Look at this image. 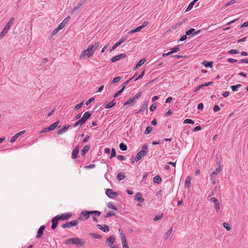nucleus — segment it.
I'll list each match as a JSON object with an SVG mask.
<instances>
[{
	"instance_id": "f8f14e48",
	"label": "nucleus",
	"mask_w": 248,
	"mask_h": 248,
	"mask_svg": "<svg viewBox=\"0 0 248 248\" xmlns=\"http://www.w3.org/2000/svg\"><path fill=\"white\" fill-rule=\"evenodd\" d=\"M85 1H79L78 2V3L76 5H75L72 9V13L71 14H73L74 13V12H75L76 11H77V10H78L79 9V8L82 6V5L84 4Z\"/></svg>"
},
{
	"instance_id": "864d4df0",
	"label": "nucleus",
	"mask_w": 248,
	"mask_h": 248,
	"mask_svg": "<svg viewBox=\"0 0 248 248\" xmlns=\"http://www.w3.org/2000/svg\"><path fill=\"white\" fill-rule=\"evenodd\" d=\"M144 73H144V71H143V72H141V73L140 75V76H139L138 78H136L134 79V80H135V81H136V80H137L138 79H140V78H142L144 76Z\"/></svg>"
},
{
	"instance_id": "7c9ffc66",
	"label": "nucleus",
	"mask_w": 248,
	"mask_h": 248,
	"mask_svg": "<svg viewBox=\"0 0 248 248\" xmlns=\"http://www.w3.org/2000/svg\"><path fill=\"white\" fill-rule=\"evenodd\" d=\"M172 232V229L170 228L168 231H167L165 234V239H167L169 237L170 235Z\"/></svg>"
},
{
	"instance_id": "6e6d98bb",
	"label": "nucleus",
	"mask_w": 248,
	"mask_h": 248,
	"mask_svg": "<svg viewBox=\"0 0 248 248\" xmlns=\"http://www.w3.org/2000/svg\"><path fill=\"white\" fill-rule=\"evenodd\" d=\"M17 139V136L16 135H15L14 136H13L11 138L10 142L11 143H13L14 142H15L16 140Z\"/></svg>"
},
{
	"instance_id": "f257e3e1",
	"label": "nucleus",
	"mask_w": 248,
	"mask_h": 248,
	"mask_svg": "<svg viewBox=\"0 0 248 248\" xmlns=\"http://www.w3.org/2000/svg\"><path fill=\"white\" fill-rule=\"evenodd\" d=\"M99 46V42H96L94 45H90L86 49L82 52L79 56L80 58L82 59L86 56L88 58L92 57Z\"/></svg>"
},
{
	"instance_id": "a878e982",
	"label": "nucleus",
	"mask_w": 248,
	"mask_h": 248,
	"mask_svg": "<svg viewBox=\"0 0 248 248\" xmlns=\"http://www.w3.org/2000/svg\"><path fill=\"white\" fill-rule=\"evenodd\" d=\"M145 62V59H142L140 60L138 62V63L136 64L134 69H137L139 68L140 66H141Z\"/></svg>"
},
{
	"instance_id": "4468645a",
	"label": "nucleus",
	"mask_w": 248,
	"mask_h": 248,
	"mask_svg": "<svg viewBox=\"0 0 248 248\" xmlns=\"http://www.w3.org/2000/svg\"><path fill=\"white\" fill-rule=\"evenodd\" d=\"M135 200L140 202H143L144 201L142 198V194L140 193H137L134 196Z\"/></svg>"
},
{
	"instance_id": "473e14b6",
	"label": "nucleus",
	"mask_w": 248,
	"mask_h": 248,
	"mask_svg": "<svg viewBox=\"0 0 248 248\" xmlns=\"http://www.w3.org/2000/svg\"><path fill=\"white\" fill-rule=\"evenodd\" d=\"M119 148L122 151H125L127 150V146L123 143H121L119 145Z\"/></svg>"
},
{
	"instance_id": "b1692460",
	"label": "nucleus",
	"mask_w": 248,
	"mask_h": 248,
	"mask_svg": "<svg viewBox=\"0 0 248 248\" xmlns=\"http://www.w3.org/2000/svg\"><path fill=\"white\" fill-rule=\"evenodd\" d=\"M202 64L205 67H212L213 65V62H208L207 61H203L202 62Z\"/></svg>"
},
{
	"instance_id": "bf43d9fd",
	"label": "nucleus",
	"mask_w": 248,
	"mask_h": 248,
	"mask_svg": "<svg viewBox=\"0 0 248 248\" xmlns=\"http://www.w3.org/2000/svg\"><path fill=\"white\" fill-rule=\"evenodd\" d=\"M203 108V105L202 103H200L198 105L197 109L199 110H202Z\"/></svg>"
},
{
	"instance_id": "c03bdc74",
	"label": "nucleus",
	"mask_w": 248,
	"mask_h": 248,
	"mask_svg": "<svg viewBox=\"0 0 248 248\" xmlns=\"http://www.w3.org/2000/svg\"><path fill=\"white\" fill-rule=\"evenodd\" d=\"M223 227L227 230V231H230L231 229V227L230 226V225L229 223L225 222L223 224Z\"/></svg>"
},
{
	"instance_id": "2eb2a0df",
	"label": "nucleus",
	"mask_w": 248,
	"mask_h": 248,
	"mask_svg": "<svg viewBox=\"0 0 248 248\" xmlns=\"http://www.w3.org/2000/svg\"><path fill=\"white\" fill-rule=\"evenodd\" d=\"M146 154H145V152L143 151H140L136 155V161H139L140 159L142 158V157H144Z\"/></svg>"
},
{
	"instance_id": "a211bd4d",
	"label": "nucleus",
	"mask_w": 248,
	"mask_h": 248,
	"mask_svg": "<svg viewBox=\"0 0 248 248\" xmlns=\"http://www.w3.org/2000/svg\"><path fill=\"white\" fill-rule=\"evenodd\" d=\"M78 153H79L78 147H77L73 151V152H72V156H71L72 158V159H76L77 157V156H78Z\"/></svg>"
},
{
	"instance_id": "f704fd0d",
	"label": "nucleus",
	"mask_w": 248,
	"mask_h": 248,
	"mask_svg": "<svg viewBox=\"0 0 248 248\" xmlns=\"http://www.w3.org/2000/svg\"><path fill=\"white\" fill-rule=\"evenodd\" d=\"M120 77H117L113 78V79L110 82V84H114L118 82L121 80Z\"/></svg>"
},
{
	"instance_id": "e433bc0d",
	"label": "nucleus",
	"mask_w": 248,
	"mask_h": 248,
	"mask_svg": "<svg viewBox=\"0 0 248 248\" xmlns=\"http://www.w3.org/2000/svg\"><path fill=\"white\" fill-rule=\"evenodd\" d=\"M108 207L110 209H112L115 210H117V207L111 202L108 204Z\"/></svg>"
},
{
	"instance_id": "f03ea898",
	"label": "nucleus",
	"mask_w": 248,
	"mask_h": 248,
	"mask_svg": "<svg viewBox=\"0 0 248 248\" xmlns=\"http://www.w3.org/2000/svg\"><path fill=\"white\" fill-rule=\"evenodd\" d=\"M101 214V212L98 211H83L79 216L78 219L81 221H84L88 219L91 215H94L98 217Z\"/></svg>"
},
{
	"instance_id": "4d7b16f0",
	"label": "nucleus",
	"mask_w": 248,
	"mask_h": 248,
	"mask_svg": "<svg viewBox=\"0 0 248 248\" xmlns=\"http://www.w3.org/2000/svg\"><path fill=\"white\" fill-rule=\"evenodd\" d=\"M147 149H148L147 145L146 144H144V145H143V146L142 147V149L141 151H143L144 152H145V154H146Z\"/></svg>"
},
{
	"instance_id": "37998d69",
	"label": "nucleus",
	"mask_w": 248,
	"mask_h": 248,
	"mask_svg": "<svg viewBox=\"0 0 248 248\" xmlns=\"http://www.w3.org/2000/svg\"><path fill=\"white\" fill-rule=\"evenodd\" d=\"M184 124H194V121L192 120L191 119H186L184 121Z\"/></svg>"
},
{
	"instance_id": "c85d7f7f",
	"label": "nucleus",
	"mask_w": 248,
	"mask_h": 248,
	"mask_svg": "<svg viewBox=\"0 0 248 248\" xmlns=\"http://www.w3.org/2000/svg\"><path fill=\"white\" fill-rule=\"evenodd\" d=\"M114 101H115V99H113V101H112L111 102L108 103L106 105V107H105V108H110L112 107H113L115 105V103L114 102Z\"/></svg>"
},
{
	"instance_id": "cd10ccee",
	"label": "nucleus",
	"mask_w": 248,
	"mask_h": 248,
	"mask_svg": "<svg viewBox=\"0 0 248 248\" xmlns=\"http://www.w3.org/2000/svg\"><path fill=\"white\" fill-rule=\"evenodd\" d=\"M154 183H155L156 184H160L161 183V178L160 177V176L159 175H156L154 178Z\"/></svg>"
},
{
	"instance_id": "e2e57ef3",
	"label": "nucleus",
	"mask_w": 248,
	"mask_h": 248,
	"mask_svg": "<svg viewBox=\"0 0 248 248\" xmlns=\"http://www.w3.org/2000/svg\"><path fill=\"white\" fill-rule=\"evenodd\" d=\"M25 132V131H20V132L16 134L15 135L18 138L19 136H20L22 135L23 134H24Z\"/></svg>"
},
{
	"instance_id": "6ab92c4d",
	"label": "nucleus",
	"mask_w": 248,
	"mask_h": 248,
	"mask_svg": "<svg viewBox=\"0 0 248 248\" xmlns=\"http://www.w3.org/2000/svg\"><path fill=\"white\" fill-rule=\"evenodd\" d=\"M59 221L57 217H56V216L53 218L52 220V224L51 226V228L53 230H54L57 226L58 225V221Z\"/></svg>"
},
{
	"instance_id": "423d86ee",
	"label": "nucleus",
	"mask_w": 248,
	"mask_h": 248,
	"mask_svg": "<svg viewBox=\"0 0 248 248\" xmlns=\"http://www.w3.org/2000/svg\"><path fill=\"white\" fill-rule=\"evenodd\" d=\"M106 195L111 199H114L118 195L117 192H113L111 189L108 188L106 190Z\"/></svg>"
},
{
	"instance_id": "20e7f679",
	"label": "nucleus",
	"mask_w": 248,
	"mask_h": 248,
	"mask_svg": "<svg viewBox=\"0 0 248 248\" xmlns=\"http://www.w3.org/2000/svg\"><path fill=\"white\" fill-rule=\"evenodd\" d=\"M71 216L72 214L71 213H67L62 214L61 215H57L56 216V217H57L59 220H63L68 219Z\"/></svg>"
},
{
	"instance_id": "c9c22d12",
	"label": "nucleus",
	"mask_w": 248,
	"mask_h": 248,
	"mask_svg": "<svg viewBox=\"0 0 248 248\" xmlns=\"http://www.w3.org/2000/svg\"><path fill=\"white\" fill-rule=\"evenodd\" d=\"M195 1H192L191 2L189 5H188V7H187L186 9V11H190L193 7L194 4H195Z\"/></svg>"
},
{
	"instance_id": "dca6fc26",
	"label": "nucleus",
	"mask_w": 248,
	"mask_h": 248,
	"mask_svg": "<svg viewBox=\"0 0 248 248\" xmlns=\"http://www.w3.org/2000/svg\"><path fill=\"white\" fill-rule=\"evenodd\" d=\"M91 115L92 113H90V111L85 112L81 119L84 123L85 121L91 116Z\"/></svg>"
},
{
	"instance_id": "052dcab7",
	"label": "nucleus",
	"mask_w": 248,
	"mask_h": 248,
	"mask_svg": "<svg viewBox=\"0 0 248 248\" xmlns=\"http://www.w3.org/2000/svg\"><path fill=\"white\" fill-rule=\"evenodd\" d=\"M119 46V43H118L117 42L116 43H115L114 46H112V47L111 48V49L110 50V51H113V50H114L117 46Z\"/></svg>"
},
{
	"instance_id": "3c124183",
	"label": "nucleus",
	"mask_w": 248,
	"mask_h": 248,
	"mask_svg": "<svg viewBox=\"0 0 248 248\" xmlns=\"http://www.w3.org/2000/svg\"><path fill=\"white\" fill-rule=\"evenodd\" d=\"M82 105H83V103L82 102H81V103H80L79 104H77L76 106V107H75V109H76V110L79 109V108H80L82 107Z\"/></svg>"
},
{
	"instance_id": "aec40b11",
	"label": "nucleus",
	"mask_w": 248,
	"mask_h": 248,
	"mask_svg": "<svg viewBox=\"0 0 248 248\" xmlns=\"http://www.w3.org/2000/svg\"><path fill=\"white\" fill-rule=\"evenodd\" d=\"M90 148V145H86L84 146L81 151V155L82 156H84L85 154L89 150Z\"/></svg>"
},
{
	"instance_id": "393cba45",
	"label": "nucleus",
	"mask_w": 248,
	"mask_h": 248,
	"mask_svg": "<svg viewBox=\"0 0 248 248\" xmlns=\"http://www.w3.org/2000/svg\"><path fill=\"white\" fill-rule=\"evenodd\" d=\"M221 170V168L220 166H218L215 170H214L212 172L211 175L212 176H215V175L218 174L220 172Z\"/></svg>"
},
{
	"instance_id": "603ef678",
	"label": "nucleus",
	"mask_w": 248,
	"mask_h": 248,
	"mask_svg": "<svg viewBox=\"0 0 248 248\" xmlns=\"http://www.w3.org/2000/svg\"><path fill=\"white\" fill-rule=\"evenodd\" d=\"M49 131H50V130L49 129L48 127H46V128H45L44 129H43L42 130H41L40 131V133H46V132H49Z\"/></svg>"
},
{
	"instance_id": "a18cd8bd",
	"label": "nucleus",
	"mask_w": 248,
	"mask_h": 248,
	"mask_svg": "<svg viewBox=\"0 0 248 248\" xmlns=\"http://www.w3.org/2000/svg\"><path fill=\"white\" fill-rule=\"evenodd\" d=\"M66 25V22H62L61 23H60L59 26H58V28L59 29V30L63 29Z\"/></svg>"
},
{
	"instance_id": "c756f323",
	"label": "nucleus",
	"mask_w": 248,
	"mask_h": 248,
	"mask_svg": "<svg viewBox=\"0 0 248 248\" xmlns=\"http://www.w3.org/2000/svg\"><path fill=\"white\" fill-rule=\"evenodd\" d=\"M89 234L92 237L95 239H100L102 237V236L99 234H96L92 232H90Z\"/></svg>"
},
{
	"instance_id": "7ed1b4c3",
	"label": "nucleus",
	"mask_w": 248,
	"mask_h": 248,
	"mask_svg": "<svg viewBox=\"0 0 248 248\" xmlns=\"http://www.w3.org/2000/svg\"><path fill=\"white\" fill-rule=\"evenodd\" d=\"M66 245L74 244L77 246H82L85 244V241L78 237H72L66 240L65 242Z\"/></svg>"
},
{
	"instance_id": "4c0bfd02",
	"label": "nucleus",
	"mask_w": 248,
	"mask_h": 248,
	"mask_svg": "<svg viewBox=\"0 0 248 248\" xmlns=\"http://www.w3.org/2000/svg\"><path fill=\"white\" fill-rule=\"evenodd\" d=\"M163 214H158V215L155 216L154 218V220L155 221H157L159 220L163 217Z\"/></svg>"
},
{
	"instance_id": "ea45409f",
	"label": "nucleus",
	"mask_w": 248,
	"mask_h": 248,
	"mask_svg": "<svg viewBox=\"0 0 248 248\" xmlns=\"http://www.w3.org/2000/svg\"><path fill=\"white\" fill-rule=\"evenodd\" d=\"M84 124V123L83 122V121L81 120V119H80L77 122H76L74 124V127H77V126H78V125H82L83 124Z\"/></svg>"
},
{
	"instance_id": "9d476101",
	"label": "nucleus",
	"mask_w": 248,
	"mask_h": 248,
	"mask_svg": "<svg viewBox=\"0 0 248 248\" xmlns=\"http://www.w3.org/2000/svg\"><path fill=\"white\" fill-rule=\"evenodd\" d=\"M115 238L113 236H110L106 240V244L108 246H112L115 242Z\"/></svg>"
},
{
	"instance_id": "39448f33",
	"label": "nucleus",
	"mask_w": 248,
	"mask_h": 248,
	"mask_svg": "<svg viewBox=\"0 0 248 248\" xmlns=\"http://www.w3.org/2000/svg\"><path fill=\"white\" fill-rule=\"evenodd\" d=\"M78 224V221L77 220L70 221L62 225L63 228H70L72 227L77 225Z\"/></svg>"
},
{
	"instance_id": "de8ad7c7",
	"label": "nucleus",
	"mask_w": 248,
	"mask_h": 248,
	"mask_svg": "<svg viewBox=\"0 0 248 248\" xmlns=\"http://www.w3.org/2000/svg\"><path fill=\"white\" fill-rule=\"evenodd\" d=\"M59 29L58 28H55L51 33V36L53 37L59 31Z\"/></svg>"
},
{
	"instance_id": "5701e85b",
	"label": "nucleus",
	"mask_w": 248,
	"mask_h": 248,
	"mask_svg": "<svg viewBox=\"0 0 248 248\" xmlns=\"http://www.w3.org/2000/svg\"><path fill=\"white\" fill-rule=\"evenodd\" d=\"M119 232H120V237L121 239L122 243H124L127 242L126 239L125 238V236L124 234L123 233V232L121 229L119 230Z\"/></svg>"
},
{
	"instance_id": "bb28decb",
	"label": "nucleus",
	"mask_w": 248,
	"mask_h": 248,
	"mask_svg": "<svg viewBox=\"0 0 248 248\" xmlns=\"http://www.w3.org/2000/svg\"><path fill=\"white\" fill-rule=\"evenodd\" d=\"M125 178V175L123 172H119L117 176V179L119 181H121L124 180Z\"/></svg>"
},
{
	"instance_id": "58836bf2",
	"label": "nucleus",
	"mask_w": 248,
	"mask_h": 248,
	"mask_svg": "<svg viewBox=\"0 0 248 248\" xmlns=\"http://www.w3.org/2000/svg\"><path fill=\"white\" fill-rule=\"evenodd\" d=\"M124 87H123V88L120 90L118 92H117L114 95V97L115 98L116 97H117L118 96H119V95H120L122 92L124 91Z\"/></svg>"
},
{
	"instance_id": "49530a36",
	"label": "nucleus",
	"mask_w": 248,
	"mask_h": 248,
	"mask_svg": "<svg viewBox=\"0 0 248 248\" xmlns=\"http://www.w3.org/2000/svg\"><path fill=\"white\" fill-rule=\"evenodd\" d=\"M127 36H125L123 37H122L120 39V41L119 42H117V43H119V45H120L124 42L127 39Z\"/></svg>"
},
{
	"instance_id": "13d9d810",
	"label": "nucleus",
	"mask_w": 248,
	"mask_h": 248,
	"mask_svg": "<svg viewBox=\"0 0 248 248\" xmlns=\"http://www.w3.org/2000/svg\"><path fill=\"white\" fill-rule=\"evenodd\" d=\"M201 129H202V127L201 126H197L194 128L193 131L197 132V131L201 130Z\"/></svg>"
},
{
	"instance_id": "a19ab883",
	"label": "nucleus",
	"mask_w": 248,
	"mask_h": 248,
	"mask_svg": "<svg viewBox=\"0 0 248 248\" xmlns=\"http://www.w3.org/2000/svg\"><path fill=\"white\" fill-rule=\"evenodd\" d=\"M152 131V127H150V126H148L147 127H146V128L145 130L144 134L146 135H147V134H149L150 133H151Z\"/></svg>"
},
{
	"instance_id": "680f3d73",
	"label": "nucleus",
	"mask_w": 248,
	"mask_h": 248,
	"mask_svg": "<svg viewBox=\"0 0 248 248\" xmlns=\"http://www.w3.org/2000/svg\"><path fill=\"white\" fill-rule=\"evenodd\" d=\"M187 36H188V35H186H186H183V36H181V37L180 38V41H184V40H186V38H187Z\"/></svg>"
},
{
	"instance_id": "ddd939ff",
	"label": "nucleus",
	"mask_w": 248,
	"mask_h": 248,
	"mask_svg": "<svg viewBox=\"0 0 248 248\" xmlns=\"http://www.w3.org/2000/svg\"><path fill=\"white\" fill-rule=\"evenodd\" d=\"M125 56V55L124 54H121L116 55L111 58V61L112 62H114L119 60L121 58H124Z\"/></svg>"
},
{
	"instance_id": "338daca9",
	"label": "nucleus",
	"mask_w": 248,
	"mask_h": 248,
	"mask_svg": "<svg viewBox=\"0 0 248 248\" xmlns=\"http://www.w3.org/2000/svg\"><path fill=\"white\" fill-rule=\"evenodd\" d=\"M123 248H129L127 242L122 243Z\"/></svg>"
},
{
	"instance_id": "774afa93",
	"label": "nucleus",
	"mask_w": 248,
	"mask_h": 248,
	"mask_svg": "<svg viewBox=\"0 0 248 248\" xmlns=\"http://www.w3.org/2000/svg\"><path fill=\"white\" fill-rule=\"evenodd\" d=\"M149 22L147 21H145L144 22H143L142 24V25H141L140 26L142 27V28L143 29L144 27H145V26H146L148 24Z\"/></svg>"
},
{
	"instance_id": "72a5a7b5",
	"label": "nucleus",
	"mask_w": 248,
	"mask_h": 248,
	"mask_svg": "<svg viewBox=\"0 0 248 248\" xmlns=\"http://www.w3.org/2000/svg\"><path fill=\"white\" fill-rule=\"evenodd\" d=\"M194 31L195 29L194 28H190L189 30L186 32V34L188 36L191 34L193 36V34L194 32Z\"/></svg>"
},
{
	"instance_id": "2f4dec72",
	"label": "nucleus",
	"mask_w": 248,
	"mask_h": 248,
	"mask_svg": "<svg viewBox=\"0 0 248 248\" xmlns=\"http://www.w3.org/2000/svg\"><path fill=\"white\" fill-rule=\"evenodd\" d=\"M190 186V178L189 177H187L185 181V186L187 187H189Z\"/></svg>"
},
{
	"instance_id": "0eeeda50",
	"label": "nucleus",
	"mask_w": 248,
	"mask_h": 248,
	"mask_svg": "<svg viewBox=\"0 0 248 248\" xmlns=\"http://www.w3.org/2000/svg\"><path fill=\"white\" fill-rule=\"evenodd\" d=\"M15 21V18L14 17H12L10 18V20L5 26L4 28V32L5 31H8L10 29L11 26L13 24L14 22Z\"/></svg>"
},
{
	"instance_id": "9b49d317",
	"label": "nucleus",
	"mask_w": 248,
	"mask_h": 248,
	"mask_svg": "<svg viewBox=\"0 0 248 248\" xmlns=\"http://www.w3.org/2000/svg\"><path fill=\"white\" fill-rule=\"evenodd\" d=\"M45 229V225H42V226H40V227L39 228V229L38 231L37 234L36 236V237L37 238H40L42 237V235L43 234V232H44Z\"/></svg>"
},
{
	"instance_id": "4be33fe9",
	"label": "nucleus",
	"mask_w": 248,
	"mask_h": 248,
	"mask_svg": "<svg viewBox=\"0 0 248 248\" xmlns=\"http://www.w3.org/2000/svg\"><path fill=\"white\" fill-rule=\"evenodd\" d=\"M59 121H58L56 122L55 123H53V124H51L50 126H49L48 127L50 131H52L54 130L59 124Z\"/></svg>"
},
{
	"instance_id": "f3484780",
	"label": "nucleus",
	"mask_w": 248,
	"mask_h": 248,
	"mask_svg": "<svg viewBox=\"0 0 248 248\" xmlns=\"http://www.w3.org/2000/svg\"><path fill=\"white\" fill-rule=\"evenodd\" d=\"M70 126V125H64V127L62 129L58 130V134L61 135V134H62L65 133V132H66L68 130V129H69Z\"/></svg>"
},
{
	"instance_id": "5fc2aeb1",
	"label": "nucleus",
	"mask_w": 248,
	"mask_h": 248,
	"mask_svg": "<svg viewBox=\"0 0 248 248\" xmlns=\"http://www.w3.org/2000/svg\"><path fill=\"white\" fill-rule=\"evenodd\" d=\"M156 108V106L155 105V104H153L150 107V110L151 111H153L154 110H155V109Z\"/></svg>"
},
{
	"instance_id": "8fccbe9b",
	"label": "nucleus",
	"mask_w": 248,
	"mask_h": 248,
	"mask_svg": "<svg viewBox=\"0 0 248 248\" xmlns=\"http://www.w3.org/2000/svg\"><path fill=\"white\" fill-rule=\"evenodd\" d=\"M179 50H180L179 47L178 46H176V47L172 48L171 49V52H172V53H173L178 51Z\"/></svg>"
},
{
	"instance_id": "69168bd1",
	"label": "nucleus",
	"mask_w": 248,
	"mask_h": 248,
	"mask_svg": "<svg viewBox=\"0 0 248 248\" xmlns=\"http://www.w3.org/2000/svg\"><path fill=\"white\" fill-rule=\"evenodd\" d=\"M213 109L215 112H217L220 109V108L217 105H215Z\"/></svg>"
},
{
	"instance_id": "79ce46f5",
	"label": "nucleus",
	"mask_w": 248,
	"mask_h": 248,
	"mask_svg": "<svg viewBox=\"0 0 248 248\" xmlns=\"http://www.w3.org/2000/svg\"><path fill=\"white\" fill-rule=\"evenodd\" d=\"M115 215V213H114V212L109 211L106 214L105 217L108 218L111 216H114Z\"/></svg>"
},
{
	"instance_id": "1a4fd4ad",
	"label": "nucleus",
	"mask_w": 248,
	"mask_h": 248,
	"mask_svg": "<svg viewBox=\"0 0 248 248\" xmlns=\"http://www.w3.org/2000/svg\"><path fill=\"white\" fill-rule=\"evenodd\" d=\"M96 226L98 228H99V229H100L101 231H103L104 232H108L109 230V227L107 225L97 224Z\"/></svg>"
},
{
	"instance_id": "6e6552de",
	"label": "nucleus",
	"mask_w": 248,
	"mask_h": 248,
	"mask_svg": "<svg viewBox=\"0 0 248 248\" xmlns=\"http://www.w3.org/2000/svg\"><path fill=\"white\" fill-rule=\"evenodd\" d=\"M210 201L214 202L215 208L217 212H218L220 208V205L218 200L215 197H212L210 199Z\"/></svg>"
},
{
	"instance_id": "09e8293b",
	"label": "nucleus",
	"mask_w": 248,
	"mask_h": 248,
	"mask_svg": "<svg viewBox=\"0 0 248 248\" xmlns=\"http://www.w3.org/2000/svg\"><path fill=\"white\" fill-rule=\"evenodd\" d=\"M116 155V154L115 150L114 148H113L111 150V153L109 158H112L115 157Z\"/></svg>"
},
{
	"instance_id": "412c9836",
	"label": "nucleus",
	"mask_w": 248,
	"mask_h": 248,
	"mask_svg": "<svg viewBox=\"0 0 248 248\" xmlns=\"http://www.w3.org/2000/svg\"><path fill=\"white\" fill-rule=\"evenodd\" d=\"M136 103V100H135L134 98L133 97H132L129 99H128L126 102H125L124 104V106H125L127 105H133Z\"/></svg>"
},
{
	"instance_id": "0e129e2a",
	"label": "nucleus",
	"mask_w": 248,
	"mask_h": 248,
	"mask_svg": "<svg viewBox=\"0 0 248 248\" xmlns=\"http://www.w3.org/2000/svg\"><path fill=\"white\" fill-rule=\"evenodd\" d=\"M141 94L140 92H139L137 93L134 97L133 98H134L135 100H136V99L138 98L139 97L141 96Z\"/></svg>"
}]
</instances>
